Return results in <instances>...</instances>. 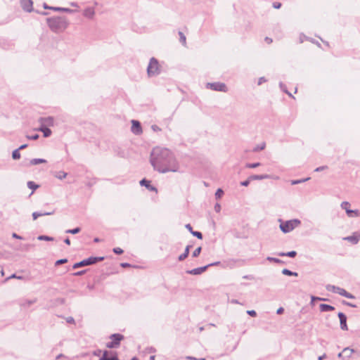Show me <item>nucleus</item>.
<instances>
[{
    "mask_svg": "<svg viewBox=\"0 0 360 360\" xmlns=\"http://www.w3.org/2000/svg\"><path fill=\"white\" fill-rule=\"evenodd\" d=\"M259 165H260L259 162L247 163L245 165V167L252 169V168H256V167H259Z\"/></svg>",
    "mask_w": 360,
    "mask_h": 360,
    "instance_id": "c9c22d12",
    "label": "nucleus"
},
{
    "mask_svg": "<svg viewBox=\"0 0 360 360\" xmlns=\"http://www.w3.org/2000/svg\"><path fill=\"white\" fill-rule=\"evenodd\" d=\"M12 237L14 238H16V239H20V240L22 239V238L20 236L18 235L15 233H13L12 234Z\"/></svg>",
    "mask_w": 360,
    "mask_h": 360,
    "instance_id": "bf43d9fd",
    "label": "nucleus"
},
{
    "mask_svg": "<svg viewBox=\"0 0 360 360\" xmlns=\"http://www.w3.org/2000/svg\"><path fill=\"white\" fill-rule=\"evenodd\" d=\"M140 184L141 186H146L149 191H157V189L154 186L150 185V181L145 179H142L140 181Z\"/></svg>",
    "mask_w": 360,
    "mask_h": 360,
    "instance_id": "dca6fc26",
    "label": "nucleus"
},
{
    "mask_svg": "<svg viewBox=\"0 0 360 360\" xmlns=\"http://www.w3.org/2000/svg\"><path fill=\"white\" fill-rule=\"evenodd\" d=\"M208 268V266H201L198 268H195L191 270L187 271V274H191V275H199L203 273Z\"/></svg>",
    "mask_w": 360,
    "mask_h": 360,
    "instance_id": "ddd939ff",
    "label": "nucleus"
},
{
    "mask_svg": "<svg viewBox=\"0 0 360 360\" xmlns=\"http://www.w3.org/2000/svg\"><path fill=\"white\" fill-rule=\"evenodd\" d=\"M46 160L43 158H34L30 161L31 165H36L41 163H46Z\"/></svg>",
    "mask_w": 360,
    "mask_h": 360,
    "instance_id": "b1692460",
    "label": "nucleus"
},
{
    "mask_svg": "<svg viewBox=\"0 0 360 360\" xmlns=\"http://www.w3.org/2000/svg\"><path fill=\"white\" fill-rule=\"evenodd\" d=\"M354 233L356 235V237H357L358 240H360V230L359 231H356V232H354Z\"/></svg>",
    "mask_w": 360,
    "mask_h": 360,
    "instance_id": "774afa93",
    "label": "nucleus"
},
{
    "mask_svg": "<svg viewBox=\"0 0 360 360\" xmlns=\"http://www.w3.org/2000/svg\"><path fill=\"white\" fill-rule=\"evenodd\" d=\"M355 352L354 349L350 347H345L342 350V353H344L343 360L348 359L352 357V354Z\"/></svg>",
    "mask_w": 360,
    "mask_h": 360,
    "instance_id": "2eb2a0df",
    "label": "nucleus"
},
{
    "mask_svg": "<svg viewBox=\"0 0 360 360\" xmlns=\"http://www.w3.org/2000/svg\"><path fill=\"white\" fill-rule=\"evenodd\" d=\"M150 163L160 173L178 172L179 164L174 154L167 148L155 147L150 154Z\"/></svg>",
    "mask_w": 360,
    "mask_h": 360,
    "instance_id": "f257e3e1",
    "label": "nucleus"
},
{
    "mask_svg": "<svg viewBox=\"0 0 360 360\" xmlns=\"http://www.w3.org/2000/svg\"><path fill=\"white\" fill-rule=\"evenodd\" d=\"M37 239L39 240H46V241L53 240V238L48 236H44V235L38 236Z\"/></svg>",
    "mask_w": 360,
    "mask_h": 360,
    "instance_id": "473e14b6",
    "label": "nucleus"
},
{
    "mask_svg": "<svg viewBox=\"0 0 360 360\" xmlns=\"http://www.w3.org/2000/svg\"><path fill=\"white\" fill-rule=\"evenodd\" d=\"M19 149H15L13 151L12 153V158L14 159V160H18V159H20V153L19 152Z\"/></svg>",
    "mask_w": 360,
    "mask_h": 360,
    "instance_id": "2f4dec72",
    "label": "nucleus"
},
{
    "mask_svg": "<svg viewBox=\"0 0 360 360\" xmlns=\"http://www.w3.org/2000/svg\"><path fill=\"white\" fill-rule=\"evenodd\" d=\"M80 230H81L80 228L77 227L73 229H68L65 231V233H71V234H76V233H78L80 231Z\"/></svg>",
    "mask_w": 360,
    "mask_h": 360,
    "instance_id": "72a5a7b5",
    "label": "nucleus"
},
{
    "mask_svg": "<svg viewBox=\"0 0 360 360\" xmlns=\"http://www.w3.org/2000/svg\"><path fill=\"white\" fill-rule=\"evenodd\" d=\"M339 287L338 286H335V285H330V284H328L326 286V288L328 291H330V292H333L334 293H336Z\"/></svg>",
    "mask_w": 360,
    "mask_h": 360,
    "instance_id": "7c9ffc66",
    "label": "nucleus"
},
{
    "mask_svg": "<svg viewBox=\"0 0 360 360\" xmlns=\"http://www.w3.org/2000/svg\"><path fill=\"white\" fill-rule=\"evenodd\" d=\"M51 10L56 11H62V7H50Z\"/></svg>",
    "mask_w": 360,
    "mask_h": 360,
    "instance_id": "6e6d98bb",
    "label": "nucleus"
},
{
    "mask_svg": "<svg viewBox=\"0 0 360 360\" xmlns=\"http://www.w3.org/2000/svg\"><path fill=\"white\" fill-rule=\"evenodd\" d=\"M282 274L284 275H286V276H297V275H298L297 272L291 271L290 270H289L288 269H283L282 270Z\"/></svg>",
    "mask_w": 360,
    "mask_h": 360,
    "instance_id": "c756f323",
    "label": "nucleus"
},
{
    "mask_svg": "<svg viewBox=\"0 0 360 360\" xmlns=\"http://www.w3.org/2000/svg\"><path fill=\"white\" fill-rule=\"evenodd\" d=\"M265 82H266V79H265V77H262L258 80V85H261L262 83H264Z\"/></svg>",
    "mask_w": 360,
    "mask_h": 360,
    "instance_id": "864d4df0",
    "label": "nucleus"
},
{
    "mask_svg": "<svg viewBox=\"0 0 360 360\" xmlns=\"http://www.w3.org/2000/svg\"><path fill=\"white\" fill-rule=\"evenodd\" d=\"M131 131L136 135H140L142 133V127L141 124L137 120H131Z\"/></svg>",
    "mask_w": 360,
    "mask_h": 360,
    "instance_id": "1a4fd4ad",
    "label": "nucleus"
},
{
    "mask_svg": "<svg viewBox=\"0 0 360 360\" xmlns=\"http://www.w3.org/2000/svg\"><path fill=\"white\" fill-rule=\"evenodd\" d=\"M220 210H221V206L219 204H216L214 205V210L217 212H220Z\"/></svg>",
    "mask_w": 360,
    "mask_h": 360,
    "instance_id": "5fc2aeb1",
    "label": "nucleus"
},
{
    "mask_svg": "<svg viewBox=\"0 0 360 360\" xmlns=\"http://www.w3.org/2000/svg\"><path fill=\"white\" fill-rule=\"evenodd\" d=\"M223 194H224L223 190L221 188H218L215 193V198L217 199H219L221 198Z\"/></svg>",
    "mask_w": 360,
    "mask_h": 360,
    "instance_id": "e433bc0d",
    "label": "nucleus"
},
{
    "mask_svg": "<svg viewBox=\"0 0 360 360\" xmlns=\"http://www.w3.org/2000/svg\"><path fill=\"white\" fill-rule=\"evenodd\" d=\"M85 273V271L83 270V271H77L76 273L74 274L75 276H82Z\"/></svg>",
    "mask_w": 360,
    "mask_h": 360,
    "instance_id": "680f3d73",
    "label": "nucleus"
},
{
    "mask_svg": "<svg viewBox=\"0 0 360 360\" xmlns=\"http://www.w3.org/2000/svg\"><path fill=\"white\" fill-rule=\"evenodd\" d=\"M104 259L103 257H90L87 259H85L79 262L75 263L73 265V269H77L79 267L91 265L96 264L98 262H101Z\"/></svg>",
    "mask_w": 360,
    "mask_h": 360,
    "instance_id": "39448f33",
    "label": "nucleus"
},
{
    "mask_svg": "<svg viewBox=\"0 0 360 360\" xmlns=\"http://www.w3.org/2000/svg\"><path fill=\"white\" fill-rule=\"evenodd\" d=\"M278 256H281V257H295L296 255H297V252L294 250L292 251H290V252H278Z\"/></svg>",
    "mask_w": 360,
    "mask_h": 360,
    "instance_id": "5701e85b",
    "label": "nucleus"
},
{
    "mask_svg": "<svg viewBox=\"0 0 360 360\" xmlns=\"http://www.w3.org/2000/svg\"><path fill=\"white\" fill-rule=\"evenodd\" d=\"M279 85H280L281 89L284 92H285L286 94H288L290 96H292L291 94L287 91V89H286V86H285V85L283 83L280 82Z\"/></svg>",
    "mask_w": 360,
    "mask_h": 360,
    "instance_id": "79ce46f5",
    "label": "nucleus"
},
{
    "mask_svg": "<svg viewBox=\"0 0 360 360\" xmlns=\"http://www.w3.org/2000/svg\"><path fill=\"white\" fill-rule=\"evenodd\" d=\"M68 262V259H59V260H57L55 263V265L56 266H58L60 264H65Z\"/></svg>",
    "mask_w": 360,
    "mask_h": 360,
    "instance_id": "c03bdc74",
    "label": "nucleus"
},
{
    "mask_svg": "<svg viewBox=\"0 0 360 360\" xmlns=\"http://www.w3.org/2000/svg\"><path fill=\"white\" fill-rule=\"evenodd\" d=\"M108 351L103 352V356L99 360H119L117 354L115 353L111 358H107Z\"/></svg>",
    "mask_w": 360,
    "mask_h": 360,
    "instance_id": "4be33fe9",
    "label": "nucleus"
},
{
    "mask_svg": "<svg viewBox=\"0 0 360 360\" xmlns=\"http://www.w3.org/2000/svg\"><path fill=\"white\" fill-rule=\"evenodd\" d=\"M207 88L217 91L226 92L227 87L224 83L221 82H213V83H207Z\"/></svg>",
    "mask_w": 360,
    "mask_h": 360,
    "instance_id": "6e6552de",
    "label": "nucleus"
},
{
    "mask_svg": "<svg viewBox=\"0 0 360 360\" xmlns=\"http://www.w3.org/2000/svg\"><path fill=\"white\" fill-rule=\"evenodd\" d=\"M319 307L321 311H329L335 309L334 307L326 304H321Z\"/></svg>",
    "mask_w": 360,
    "mask_h": 360,
    "instance_id": "412c9836",
    "label": "nucleus"
},
{
    "mask_svg": "<svg viewBox=\"0 0 360 360\" xmlns=\"http://www.w3.org/2000/svg\"><path fill=\"white\" fill-rule=\"evenodd\" d=\"M53 212H34L32 213V217H33V219L34 220H36L39 217H41V216H46V215H51V214H53Z\"/></svg>",
    "mask_w": 360,
    "mask_h": 360,
    "instance_id": "a211bd4d",
    "label": "nucleus"
},
{
    "mask_svg": "<svg viewBox=\"0 0 360 360\" xmlns=\"http://www.w3.org/2000/svg\"><path fill=\"white\" fill-rule=\"evenodd\" d=\"M49 28L54 32H60L65 30L68 22L64 17H53L47 18Z\"/></svg>",
    "mask_w": 360,
    "mask_h": 360,
    "instance_id": "f03ea898",
    "label": "nucleus"
},
{
    "mask_svg": "<svg viewBox=\"0 0 360 360\" xmlns=\"http://www.w3.org/2000/svg\"><path fill=\"white\" fill-rule=\"evenodd\" d=\"M219 264H220V262H214V263L209 264H207V266H208V267H209V266H217V265H218Z\"/></svg>",
    "mask_w": 360,
    "mask_h": 360,
    "instance_id": "69168bd1",
    "label": "nucleus"
},
{
    "mask_svg": "<svg viewBox=\"0 0 360 360\" xmlns=\"http://www.w3.org/2000/svg\"><path fill=\"white\" fill-rule=\"evenodd\" d=\"M190 248H191V245H187L186 247L184 253L179 256V261L184 260L188 256L189 251H190Z\"/></svg>",
    "mask_w": 360,
    "mask_h": 360,
    "instance_id": "6ab92c4d",
    "label": "nucleus"
},
{
    "mask_svg": "<svg viewBox=\"0 0 360 360\" xmlns=\"http://www.w3.org/2000/svg\"><path fill=\"white\" fill-rule=\"evenodd\" d=\"M27 139H30V140H37L39 139V134H33V135H27Z\"/></svg>",
    "mask_w": 360,
    "mask_h": 360,
    "instance_id": "37998d69",
    "label": "nucleus"
},
{
    "mask_svg": "<svg viewBox=\"0 0 360 360\" xmlns=\"http://www.w3.org/2000/svg\"><path fill=\"white\" fill-rule=\"evenodd\" d=\"M269 175L268 174H261V175H257V174H255V175H252L250 176V179L252 180H262V179H269Z\"/></svg>",
    "mask_w": 360,
    "mask_h": 360,
    "instance_id": "aec40b11",
    "label": "nucleus"
},
{
    "mask_svg": "<svg viewBox=\"0 0 360 360\" xmlns=\"http://www.w3.org/2000/svg\"><path fill=\"white\" fill-rule=\"evenodd\" d=\"M185 227L186 228V229H188L190 231L191 233V231H193V228H192V226H191V225L190 224H187L185 226Z\"/></svg>",
    "mask_w": 360,
    "mask_h": 360,
    "instance_id": "13d9d810",
    "label": "nucleus"
},
{
    "mask_svg": "<svg viewBox=\"0 0 360 360\" xmlns=\"http://www.w3.org/2000/svg\"><path fill=\"white\" fill-rule=\"evenodd\" d=\"M336 293L339 294L343 297H345L348 299H354L355 298V297L352 294L347 292L345 289L340 288V287L338 288Z\"/></svg>",
    "mask_w": 360,
    "mask_h": 360,
    "instance_id": "4468645a",
    "label": "nucleus"
},
{
    "mask_svg": "<svg viewBox=\"0 0 360 360\" xmlns=\"http://www.w3.org/2000/svg\"><path fill=\"white\" fill-rule=\"evenodd\" d=\"M266 259L269 262H274L275 263H283V262L278 258L267 257Z\"/></svg>",
    "mask_w": 360,
    "mask_h": 360,
    "instance_id": "4c0bfd02",
    "label": "nucleus"
},
{
    "mask_svg": "<svg viewBox=\"0 0 360 360\" xmlns=\"http://www.w3.org/2000/svg\"><path fill=\"white\" fill-rule=\"evenodd\" d=\"M62 11L68 13H72L75 12V11L70 9V8H62Z\"/></svg>",
    "mask_w": 360,
    "mask_h": 360,
    "instance_id": "de8ad7c7",
    "label": "nucleus"
},
{
    "mask_svg": "<svg viewBox=\"0 0 360 360\" xmlns=\"http://www.w3.org/2000/svg\"><path fill=\"white\" fill-rule=\"evenodd\" d=\"M301 221L299 219H291L282 222L280 224L281 230L286 233L292 231L295 228L297 227L300 224Z\"/></svg>",
    "mask_w": 360,
    "mask_h": 360,
    "instance_id": "7ed1b4c3",
    "label": "nucleus"
},
{
    "mask_svg": "<svg viewBox=\"0 0 360 360\" xmlns=\"http://www.w3.org/2000/svg\"><path fill=\"white\" fill-rule=\"evenodd\" d=\"M147 72L149 77L156 76L160 72L158 61L155 58H150Z\"/></svg>",
    "mask_w": 360,
    "mask_h": 360,
    "instance_id": "20e7f679",
    "label": "nucleus"
},
{
    "mask_svg": "<svg viewBox=\"0 0 360 360\" xmlns=\"http://www.w3.org/2000/svg\"><path fill=\"white\" fill-rule=\"evenodd\" d=\"M83 15L89 19H93L95 15V8L94 7H87L83 11Z\"/></svg>",
    "mask_w": 360,
    "mask_h": 360,
    "instance_id": "f8f14e48",
    "label": "nucleus"
},
{
    "mask_svg": "<svg viewBox=\"0 0 360 360\" xmlns=\"http://www.w3.org/2000/svg\"><path fill=\"white\" fill-rule=\"evenodd\" d=\"M10 278H18V279H22V276H17L15 274H12L10 277H8L7 279Z\"/></svg>",
    "mask_w": 360,
    "mask_h": 360,
    "instance_id": "4d7b16f0",
    "label": "nucleus"
},
{
    "mask_svg": "<svg viewBox=\"0 0 360 360\" xmlns=\"http://www.w3.org/2000/svg\"><path fill=\"white\" fill-rule=\"evenodd\" d=\"M265 147H266L265 142H262L259 145H257L255 147H254L253 149H252V151L253 152H258V151L264 150L265 148Z\"/></svg>",
    "mask_w": 360,
    "mask_h": 360,
    "instance_id": "c85d7f7f",
    "label": "nucleus"
},
{
    "mask_svg": "<svg viewBox=\"0 0 360 360\" xmlns=\"http://www.w3.org/2000/svg\"><path fill=\"white\" fill-rule=\"evenodd\" d=\"M27 187L32 190V193H30V195L33 194L34 191L37 189L39 186L36 184L34 181H29L27 183Z\"/></svg>",
    "mask_w": 360,
    "mask_h": 360,
    "instance_id": "393cba45",
    "label": "nucleus"
},
{
    "mask_svg": "<svg viewBox=\"0 0 360 360\" xmlns=\"http://www.w3.org/2000/svg\"><path fill=\"white\" fill-rule=\"evenodd\" d=\"M186 359H188V360H198L197 358L195 357H193V356H188L186 357Z\"/></svg>",
    "mask_w": 360,
    "mask_h": 360,
    "instance_id": "338daca9",
    "label": "nucleus"
},
{
    "mask_svg": "<svg viewBox=\"0 0 360 360\" xmlns=\"http://www.w3.org/2000/svg\"><path fill=\"white\" fill-rule=\"evenodd\" d=\"M201 250H202L201 247H198V248H196L193 252V257H198L200 254Z\"/></svg>",
    "mask_w": 360,
    "mask_h": 360,
    "instance_id": "58836bf2",
    "label": "nucleus"
},
{
    "mask_svg": "<svg viewBox=\"0 0 360 360\" xmlns=\"http://www.w3.org/2000/svg\"><path fill=\"white\" fill-rule=\"evenodd\" d=\"M191 234L195 237H197L198 239L202 238V234L199 231H191Z\"/></svg>",
    "mask_w": 360,
    "mask_h": 360,
    "instance_id": "ea45409f",
    "label": "nucleus"
},
{
    "mask_svg": "<svg viewBox=\"0 0 360 360\" xmlns=\"http://www.w3.org/2000/svg\"><path fill=\"white\" fill-rule=\"evenodd\" d=\"M281 3H279V2H274V3L273 4V7H274V8L278 9V8H281Z\"/></svg>",
    "mask_w": 360,
    "mask_h": 360,
    "instance_id": "603ef678",
    "label": "nucleus"
},
{
    "mask_svg": "<svg viewBox=\"0 0 360 360\" xmlns=\"http://www.w3.org/2000/svg\"><path fill=\"white\" fill-rule=\"evenodd\" d=\"M67 175H68V173H66L63 171H60L55 174V177L58 179H63L66 178Z\"/></svg>",
    "mask_w": 360,
    "mask_h": 360,
    "instance_id": "cd10ccee",
    "label": "nucleus"
},
{
    "mask_svg": "<svg viewBox=\"0 0 360 360\" xmlns=\"http://www.w3.org/2000/svg\"><path fill=\"white\" fill-rule=\"evenodd\" d=\"M39 131H42L44 133V137H49L51 134V129L47 128V127H40L39 128Z\"/></svg>",
    "mask_w": 360,
    "mask_h": 360,
    "instance_id": "bb28decb",
    "label": "nucleus"
},
{
    "mask_svg": "<svg viewBox=\"0 0 360 360\" xmlns=\"http://www.w3.org/2000/svg\"><path fill=\"white\" fill-rule=\"evenodd\" d=\"M343 239L352 243V244H356L359 241L355 233H354L352 236L345 237Z\"/></svg>",
    "mask_w": 360,
    "mask_h": 360,
    "instance_id": "f3484780",
    "label": "nucleus"
},
{
    "mask_svg": "<svg viewBox=\"0 0 360 360\" xmlns=\"http://www.w3.org/2000/svg\"><path fill=\"white\" fill-rule=\"evenodd\" d=\"M283 311H284L283 308V307H280V308H278L277 309L276 313H277V314H281L283 313Z\"/></svg>",
    "mask_w": 360,
    "mask_h": 360,
    "instance_id": "e2e57ef3",
    "label": "nucleus"
},
{
    "mask_svg": "<svg viewBox=\"0 0 360 360\" xmlns=\"http://www.w3.org/2000/svg\"><path fill=\"white\" fill-rule=\"evenodd\" d=\"M327 168H328L327 166H321V167L316 168L314 171L315 172H321Z\"/></svg>",
    "mask_w": 360,
    "mask_h": 360,
    "instance_id": "3c124183",
    "label": "nucleus"
},
{
    "mask_svg": "<svg viewBox=\"0 0 360 360\" xmlns=\"http://www.w3.org/2000/svg\"><path fill=\"white\" fill-rule=\"evenodd\" d=\"M151 129H153V131H161V129L156 124H153L151 126Z\"/></svg>",
    "mask_w": 360,
    "mask_h": 360,
    "instance_id": "09e8293b",
    "label": "nucleus"
},
{
    "mask_svg": "<svg viewBox=\"0 0 360 360\" xmlns=\"http://www.w3.org/2000/svg\"><path fill=\"white\" fill-rule=\"evenodd\" d=\"M247 314L253 317L257 316V313L255 310H248L247 311Z\"/></svg>",
    "mask_w": 360,
    "mask_h": 360,
    "instance_id": "8fccbe9b",
    "label": "nucleus"
},
{
    "mask_svg": "<svg viewBox=\"0 0 360 360\" xmlns=\"http://www.w3.org/2000/svg\"><path fill=\"white\" fill-rule=\"evenodd\" d=\"M250 181H251V179H250V177H249L247 180L241 181L240 185L243 186H248L250 184Z\"/></svg>",
    "mask_w": 360,
    "mask_h": 360,
    "instance_id": "49530a36",
    "label": "nucleus"
},
{
    "mask_svg": "<svg viewBox=\"0 0 360 360\" xmlns=\"http://www.w3.org/2000/svg\"><path fill=\"white\" fill-rule=\"evenodd\" d=\"M112 341L106 344L108 348H116L120 345V341L123 340L124 336L119 333H115L110 335Z\"/></svg>",
    "mask_w": 360,
    "mask_h": 360,
    "instance_id": "423d86ee",
    "label": "nucleus"
},
{
    "mask_svg": "<svg viewBox=\"0 0 360 360\" xmlns=\"http://www.w3.org/2000/svg\"><path fill=\"white\" fill-rule=\"evenodd\" d=\"M339 319H340V328L342 330H347L348 327L347 325V316L346 315L342 312H339L338 314Z\"/></svg>",
    "mask_w": 360,
    "mask_h": 360,
    "instance_id": "9d476101",
    "label": "nucleus"
},
{
    "mask_svg": "<svg viewBox=\"0 0 360 360\" xmlns=\"http://www.w3.org/2000/svg\"><path fill=\"white\" fill-rule=\"evenodd\" d=\"M343 304H346L349 307H356V305L352 304V303H349V302H343Z\"/></svg>",
    "mask_w": 360,
    "mask_h": 360,
    "instance_id": "0e129e2a",
    "label": "nucleus"
},
{
    "mask_svg": "<svg viewBox=\"0 0 360 360\" xmlns=\"http://www.w3.org/2000/svg\"><path fill=\"white\" fill-rule=\"evenodd\" d=\"M309 179L310 178L308 177L306 179H299V180H292V181H291V184L295 185V184H301V183L308 181Z\"/></svg>",
    "mask_w": 360,
    "mask_h": 360,
    "instance_id": "f704fd0d",
    "label": "nucleus"
},
{
    "mask_svg": "<svg viewBox=\"0 0 360 360\" xmlns=\"http://www.w3.org/2000/svg\"><path fill=\"white\" fill-rule=\"evenodd\" d=\"M113 252L115 254H118V255H120V254L123 253V250L120 248H113Z\"/></svg>",
    "mask_w": 360,
    "mask_h": 360,
    "instance_id": "a18cd8bd",
    "label": "nucleus"
},
{
    "mask_svg": "<svg viewBox=\"0 0 360 360\" xmlns=\"http://www.w3.org/2000/svg\"><path fill=\"white\" fill-rule=\"evenodd\" d=\"M36 299L34 300H25L21 303V306L23 307H28L31 306L32 304H34L36 302Z\"/></svg>",
    "mask_w": 360,
    "mask_h": 360,
    "instance_id": "a878e982",
    "label": "nucleus"
},
{
    "mask_svg": "<svg viewBox=\"0 0 360 360\" xmlns=\"http://www.w3.org/2000/svg\"><path fill=\"white\" fill-rule=\"evenodd\" d=\"M20 4L25 11L31 12L32 11L33 2L32 0H20Z\"/></svg>",
    "mask_w": 360,
    "mask_h": 360,
    "instance_id": "9b49d317",
    "label": "nucleus"
},
{
    "mask_svg": "<svg viewBox=\"0 0 360 360\" xmlns=\"http://www.w3.org/2000/svg\"><path fill=\"white\" fill-rule=\"evenodd\" d=\"M340 207L345 210L347 215L349 217H360V213L358 210H350V203L347 201H344L341 203Z\"/></svg>",
    "mask_w": 360,
    "mask_h": 360,
    "instance_id": "0eeeda50",
    "label": "nucleus"
},
{
    "mask_svg": "<svg viewBox=\"0 0 360 360\" xmlns=\"http://www.w3.org/2000/svg\"><path fill=\"white\" fill-rule=\"evenodd\" d=\"M179 34L180 36V41L184 44L185 45L186 44V37L185 35L183 34V32H179Z\"/></svg>",
    "mask_w": 360,
    "mask_h": 360,
    "instance_id": "a19ab883",
    "label": "nucleus"
},
{
    "mask_svg": "<svg viewBox=\"0 0 360 360\" xmlns=\"http://www.w3.org/2000/svg\"><path fill=\"white\" fill-rule=\"evenodd\" d=\"M67 322L70 323H75V320L72 317L70 316L67 318Z\"/></svg>",
    "mask_w": 360,
    "mask_h": 360,
    "instance_id": "052dcab7",
    "label": "nucleus"
}]
</instances>
